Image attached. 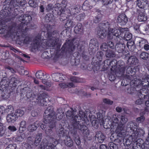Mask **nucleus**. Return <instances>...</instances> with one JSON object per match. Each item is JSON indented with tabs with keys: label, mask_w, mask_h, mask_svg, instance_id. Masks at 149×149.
<instances>
[{
	"label": "nucleus",
	"mask_w": 149,
	"mask_h": 149,
	"mask_svg": "<svg viewBox=\"0 0 149 149\" xmlns=\"http://www.w3.org/2000/svg\"><path fill=\"white\" fill-rule=\"evenodd\" d=\"M5 2L6 4L9 5L8 7H10L11 10H13L15 8L16 10L18 9L17 4L15 3L14 0H6Z\"/></svg>",
	"instance_id": "nucleus-25"
},
{
	"label": "nucleus",
	"mask_w": 149,
	"mask_h": 149,
	"mask_svg": "<svg viewBox=\"0 0 149 149\" xmlns=\"http://www.w3.org/2000/svg\"><path fill=\"white\" fill-rule=\"evenodd\" d=\"M149 89L146 88H143L140 90L138 93L139 97L145 99L147 98L148 96L149 99V94H148Z\"/></svg>",
	"instance_id": "nucleus-20"
},
{
	"label": "nucleus",
	"mask_w": 149,
	"mask_h": 149,
	"mask_svg": "<svg viewBox=\"0 0 149 149\" xmlns=\"http://www.w3.org/2000/svg\"><path fill=\"white\" fill-rule=\"evenodd\" d=\"M100 48L103 51H107L108 50V44L105 42L102 43L100 47Z\"/></svg>",
	"instance_id": "nucleus-52"
},
{
	"label": "nucleus",
	"mask_w": 149,
	"mask_h": 149,
	"mask_svg": "<svg viewBox=\"0 0 149 149\" xmlns=\"http://www.w3.org/2000/svg\"><path fill=\"white\" fill-rule=\"evenodd\" d=\"M46 74L45 72H42L41 70H39L36 72V76L37 78L42 79V77H44Z\"/></svg>",
	"instance_id": "nucleus-40"
},
{
	"label": "nucleus",
	"mask_w": 149,
	"mask_h": 149,
	"mask_svg": "<svg viewBox=\"0 0 149 149\" xmlns=\"http://www.w3.org/2000/svg\"><path fill=\"white\" fill-rule=\"evenodd\" d=\"M97 35L100 38L103 39L107 35V31L99 27L97 31Z\"/></svg>",
	"instance_id": "nucleus-26"
},
{
	"label": "nucleus",
	"mask_w": 149,
	"mask_h": 149,
	"mask_svg": "<svg viewBox=\"0 0 149 149\" xmlns=\"http://www.w3.org/2000/svg\"><path fill=\"white\" fill-rule=\"evenodd\" d=\"M85 17V14L84 13H82L77 15L76 18L78 21H81L83 20Z\"/></svg>",
	"instance_id": "nucleus-55"
},
{
	"label": "nucleus",
	"mask_w": 149,
	"mask_h": 149,
	"mask_svg": "<svg viewBox=\"0 0 149 149\" xmlns=\"http://www.w3.org/2000/svg\"><path fill=\"white\" fill-rule=\"evenodd\" d=\"M117 63L118 62L116 59H113L111 62L110 61L109 64L110 65L111 67V69L112 70H115L116 71L117 70Z\"/></svg>",
	"instance_id": "nucleus-35"
},
{
	"label": "nucleus",
	"mask_w": 149,
	"mask_h": 149,
	"mask_svg": "<svg viewBox=\"0 0 149 149\" xmlns=\"http://www.w3.org/2000/svg\"><path fill=\"white\" fill-rule=\"evenodd\" d=\"M57 113V112L56 114L55 113L54 111V108L53 107H47V109L45 110L44 114V117H45V118L47 120L48 116H54V115H56Z\"/></svg>",
	"instance_id": "nucleus-16"
},
{
	"label": "nucleus",
	"mask_w": 149,
	"mask_h": 149,
	"mask_svg": "<svg viewBox=\"0 0 149 149\" xmlns=\"http://www.w3.org/2000/svg\"><path fill=\"white\" fill-rule=\"evenodd\" d=\"M125 29L122 28L120 29L112 28L111 31L114 35V39H117V40L120 41V40L122 38V36H121V34L123 33V32Z\"/></svg>",
	"instance_id": "nucleus-10"
},
{
	"label": "nucleus",
	"mask_w": 149,
	"mask_h": 149,
	"mask_svg": "<svg viewBox=\"0 0 149 149\" xmlns=\"http://www.w3.org/2000/svg\"><path fill=\"white\" fill-rule=\"evenodd\" d=\"M76 47L78 49L80 48V50L82 49V47L79 45V40L74 39L72 41L68 40L63 45L62 49L66 52H70L73 51Z\"/></svg>",
	"instance_id": "nucleus-3"
},
{
	"label": "nucleus",
	"mask_w": 149,
	"mask_h": 149,
	"mask_svg": "<svg viewBox=\"0 0 149 149\" xmlns=\"http://www.w3.org/2000/svg\"><path fill=\"white\" fill-rule=\"evenodd\" d=\"M145 134V132L143 129L139 128L136 129L134 133H132L133 136L136 139L140 140L139 138L143 136Z\"/></svg>",
	"instance_id": "nucleus-15"
},
{
	"label": "nucleus",
	"mask_w": 149,
	"mask_h": 149,
	"mask_svg": "<svg viewBox=\"0 0 149 149\" xmlns=\"http://www.w3.org/2000/svg\"><path fill=\"white\" fill-rule=\"evenodd\" d=\"M42 135L41 133H39L37 134L34 141L35 145L37 146L38 143L40 142L42 139Z\"/></svg>",
	"instance_id": "nucleus-37"
},
{
	"label": "nucleus",
	"mask_w": 149,
	"mask_h": 149,
	"mask_svg": "<svg viewBox=\"0 0 149 149\" xmlns=\"http://www.w3.org/2000/svg\"><path fill=\"white\" fill-rule=\"evenodd\" d=\"M81 6L77 5L72 7L70 10L71 15H74L78 13L80 10Z\"/></svg>",
	"instance_id": "nucleus-29"
},
{
	"label": "nucleus",
	"mask_w": 149,
	"mask_h": 149,
	"mask_svg": "<svg viewBox=\"0 0 149 149\" xmlns=\"http://www.w3.org/2000/svg\"><path fill=\"white\" fill-rule=\"evenodd\" d=\"M5 110V115L13 113L14 111L13 107L11 105L8 106Z\"/></svg>",
	"instance_id": "nucleus-47"
},
{
	"label": "nucleus",
	"mask_w": 149,
	"mask_h": 149,
	"mask_svg": "<svg viewBox=\"0 0 149 149\" xmlns=\"http://www.w3.org/2000/svg\"><path fill=\"white\" fill-rule=\"evenodd\" d=\"M16 24L15 23L12 24L8 28L6 26L5 28H2L0 29V34H6L10 36H15L16 35Z\"/></svg>",
	"instance_id": "nucleus-6"
},
{
	"label": "nucleus",
	"mask_w": 149,
	"mask_h": 149,
	"mask_svg": "<svg viewBox=\"0 0 149 149\" xmlns=\"http://www.w3.org/2000/svg\"><path fill=\"white\" fill-rule=\"evenodd\" d=\"M104 114L99 111L97 113V119L99 120L100 125H103L104 124L103 117Z\"/></svg>",
	"instance_id": "nucleus-34"
},
{
	"label": "nucleus",
	"mask_w": 149,
	"mask_h": 149,
	"mask_svg": "<svg viewBox=\"0 0 149 149\" xmlns=\"http://www.w3.org/2000/svg\"><path fill=\"white\" fill-rule=\"evenodd\" d=\"M18 20L20 21H22L18 26V29L22 31L26 29V26L28 25L30 21L32 20V18L31 15H22L21 16L19 15L18 17Z\"/></svg>",
	"instance_id": "nucleus-5"
},
{
	"label": "nucleus",
	"mask_w": 149,
	"mask_h": 149,
	"mask_svg": "<svg viewBox=\"0 0 149 149\" xmlns=\"http://www.w3.org/2000/svg\"><path fill=\"white\" fill-rule=\"evenodd\" d=\"M59 111V109H57L56 115H54V116H48L47 120L45 118V117H44V123L46 124L49 123V126L50 128H53L55 126L56 120H60L62 119L63 115L61 114L62 112L61 113Z\"/></svg>",
	"instance_id": "nucleus-4"
},
{
	"label": "nucleus",
	"mask_w": 149,
	"mask_h": 149,
	"mask_svg": "<svg viewBox=\"0 0 149 149\" xmlns=\"http://www.w3.org/2000/svg\"><path fill=\"white\" fill-rule=\"evenodd\" d=\"M114 39V35L113 34V33L111 31H108L107 33V41H110V40H112L113 39Z\"/></svg>",
	"instance_id": "nucleus-57"
},
{
	"label": "nucleus",
	"mask_w": 149,
	"mask_h": 149,
	"mask_svg": "<svg viewBox=\"0 0 149 149\" xmlns=\"http://www.w3.org/2000/svg\"><path fill=\"white\" fill-rule=\"evenodd\" d=\"M74 111L73 109H71V110H68L66 113V116L70 118V120L74 118L75 116L74 115Z\"/></svg>",
	"instance_id": "nucleus-38"
},
{
	"label": "nucleus",
	"mask_w": 149,
	"mask_h": 149,
	"mask_svg": "<svg viewBox=\"0 0 149 149\" xmlns=\"http://www.w3.org/2000/svg\"><path fill=\"white\" fill-rule=\"evenodd\" d=\"M24 110L22 109H18L16 110L15 113V114L17 116V118L18 117L22 116L24 114Z\"/></svg>",
	"instance_id": "nucleus-49"
},
{
	"label": "nucleus",
	"mask_w": 149,
	"mask_h": 149,
	"mask_svg": "<svg viewBox=\"0 0 149 149\" xmlns=\"http://www.w3.org/2000/svg\"><path fill=\"white\" fill-rule=\"evenodd\" d=\"M48 95L45 93L41 94L37 98V102L38 103H40V105L43 106H46L47 103L46 101Z\"/></svg>",
	"instance_id": "nucleus-11"
},
{
	"label": "nucleus",
	"mask_w": 149,
	"mask_h": 149,
	"mask_svg": "<svg viewBox=\"0 0 149 149\" xmlns=\"http://www.w3.org/2000/svg\"><path fill=\"white\" fill-rule=\"evenodd\" d=\"M114 23L109 21L105 20L99 24V27L107 31H111V30L113 27Z\"/></svg>",
	"instance_id": "nucleus-7"
},
{
	"label": "nucleus",
	"mask_w": 149,
	"mask_h": 149,
	"mask_svg": "<svg viewBox=\"0 0 149 149\" xmlns=\"http://www.w3.org/2000/svg\"><path fill=\"white\" fill-rule=\"evenodd\" d=\"M20 40L22 43L28 44L29 42L30 39L29 37H26L25 38L22 37L20 38Z\"/></svg>",
	"instance_id": "nucleus-56"
},
{
	"label": "nucleus",
	"mask_w": 149,
	"mask_h": 149,
	"mask_svg": "<svg viewBox=\"0 0 149 149\" xmlns=\"http://www.w3.org/2000/svg\"><path fill=\"white\" fill-rule=\"evenodd\" d=\"M136 5L140 8L144 9L148 6L147 0H137Z\"/></svg>",
	"instance_id": "nucleus-22"
},
{
	"label": "nucleus",
	"mask_w": 149,
	"mask_h": 149,
	"mask_svg": "<svg viewBox=\"0 0 149 149\" xmlns=\"http://www.w3.org/2000/svg\"><path fill=\"white\" fill-rule=\"evenodd\" d=\"M139 46L140 47H143L147 43V41L143 38H141L139 41Z\"/></svg>",
	"instance_id": "nucleus-51"
},
{
	"label": "nucleus",
	"mask_w": 149,
	"mask_h": 149,
	"mask_svg": "<svg viewBox=\"0 0 149 149\" xmlns=\"http://www.w3.org/2000/svg\"><path fill=\"white\" fill-rule=\"evenodd\" d=\"M39 1V0H29V4L30 6L35 8L38 6V2Z\"/></svg>",
	"instance_id": "nucleus-42"
},
{
	"label": "nucleus",
	"mask_w": 149,
	"mask_h": 149,
	"mask_svg": "<svg viewBox=\"0 0 149 149\" xmlns=\"http://www.w3.org/2000/svg\"><path fill=\"white\" fill-rule=\"evenodd\" d=\"M138 54L140 58L142 60H147L148 58L149 54L145 52L139 50L138 51Z\"/></svg>",
	"instance_id": "nucleus-30"
},
{
	"label": "nucleus",
	"mask_w": 149,
	"mask_h": 149,
	"mask_svg": "<svg viewBox=\"0 0 149 149\" xmlns=\"http://www.w3.org/2000/svg\"><path fill=\"white\" fill-rule=\"evenodd\" d=\"M127 67V66L125 67L126 68H127L126 74H133L134 73V72H135V71H134V70L132 69V68L128 66Z\"/></svg>",
	"instance_id": "nucleus-59"
},
{
	"label": "nucleus",
	"mask_w": 149,
	"mask_h": 149,
	"mask_svg": "<svg viewBox=\"0 0 149 149\" xmlns=\"http://www.w3.org/2000/svg\"><path fill=\"white\" fill-rule=\"evenodd\" d=\"M122 128L119 127H118L116 130V132L117 134V139H115L114 141H116V142L119 143L122 141L123 139V136L124 135L122 133V130L121 129Z\"/></svg>",
	"instance_id": "nucleus-17"
},
{
	"label": "nucleus",
	"mask_w": 149,
	"mask_h": 149,
	"mask_svg": "<svg viewBox=\"0 0 149 149\" xmlns=\"http://www.w3.org/2000/svg\"><path fill=\"white\" fill-rule=\"evenodd\" d=\"M90 44H92V45H93L94 46L97 47V49L98 48L99 44L97 40L96 39H91L90 40Z\"/></svg>",
	"instance_id": "nucleus-54"
},
{
	"label": "nucleus",
	"mask_w": 149,
	"mask_h": 149,
	"mask_svg": "<svg viewBox=\"0 0 149 149\" xmlns=\"http://www.w3.org/2000/svg\"><path fill=\"white\" fill-rule=\"evenodd\" d=\"M127 46L128 48L129 49H131V50H134L135 48L134 42L131 40L128 41L127 43Z\"/></svg>",
	"instance_id": "nucleus-44"
},
{
	"label": "nucleus",
	"mask_w": 149,
	"mask_h": 149,
	"mask_svg": "<svg viewBox=\"0 0 149 149\" xmlns=\"http://www.w3.org/2000/svg\"><path fill=\"white\" fill-rule=\"evenodd\" d=\"M105 55L107 58H113L116 56L115 52L112 50H109L106 53Z\"/></svg>",
	"instance_id": "nucleus-43"
},
{
	"label": "nucleus",
	"mask_w": 149,
	"mask_h": 149,
	"mask_svg": "<svg viewBox=\"0 0 149 149\" xmlns=\"http://www.w3.org/2000/svg\"><path fill=\"white\" fill-rule=\"evenodd\" d=\"M40 122L36 121L32 124L29 125L28 127V130L30 132H33L36 130L39 125Z\"/></svg>",
	"instance_id": "nucleus-27"
},
{
	"label": "nucleus",
	"mask_w": 149,
	"mask_h": 149,
	"mask_svg": "<svg viewBox=\"0 0 149 149\" xmlns=\"http://www.w3.org/2000/svg\"><path fill=\"white\" fill-rule=\"evenodd\" d=\"M125 77L129 80V81L130 82L131 84H137L138 80H137L136 78L135 72H134V73L132 74H126Z\"/></svg>",
	"instance_id": "nucleus-21"
},
{
	"label": "nucleus",
	"mask_w": 149,
	"mask_h": 149,
	"mask_svg": "<svg viewBox=\"0 0 149 149\" xmlns=\"http://www.w3.org/2000/svg\"><path fill=\"white\" fill-rule=\"evenodd\" d=\"M109 146L111 149H118L117 145L113 142H110L109 143Z\"/></svg>",
	"instance_id": "nucleus-61"
},
{
	"label": "nucleus",
	"mask_w": 149,
	"mask_h": 149,
	"mask_svg": "<svg viewBox=\"0 0 149 149\" xmlns=\"http://www.w3.org/2000/svg\"><path fill=\"white\" fill-rule=\"evenodd\" d=\"M96 49H97V47L94 46L92 44H89V50L91 51L93 54L95 53Z\"/></svg>",
	"instance_id": "nucleus-60"
},
{
	"label": "nucleus",
	"mask_w": 149,
	"mask_h": 149,
	"mask_svg": "<svg viewBox=\"0 0 149 149\" xmlns=\"http://www.w3.org/2000/svg\"><path fill=\"white\" fill-rule=\"evenodd\" d=\"M64 141L65 144L68 147H72L73 144V142L70 137H67Z\"/></svg>",
	"instance_id": "nucleus-36"
},
{
	"label": "nucleus",
	"mask_w": 149,
	"mask_h": 149,
	"mask_svg": "<svg viewBox=\"0 0 149 149\" xmlns=\"http://www.w3.org/2000/svg\"><path fill=\"white\" fill-rule=\"evenodd\" d=\"M54 140V139L53 138L50 139L49 142L47 140H46V142L47 143V145L46 146V149H54V145L53 143L50 142L51 141V140Z\"/></svg>",
	"instance_id": "nucleus-39"
},
{
	"label": "nucleus",
	"mask_w": 149,
	"mask_h": 149,
	"mask_svg": "<svg viewBox=\"0 0 149 149\" xmlns=\"http://www.w3.org/2000/svg\"><path fill=\"white\" fill-rule=\"evenodd\" d=\"M75 25V23L72 20L69 19L67 20L65 24V27L70 28L73 27Z\"/></svg>",
	"instance_id": "nucleus-45"
},
{
	"label": "nucleus",
	"mask_w": 149,
	"mask_h": 149,
	"mask_svg": "<svg viewBox=\"0 0 149 149\" xmlns=\"http://www.w3.org/2000/svg\"><path fill=\"white\" fill-rule=\"evenodd\" d=\"M52 76L53 80L56 81L61 82L62 80L64 79L63 75L61 73H54L52 74Z\"/></svg>",
	"instance_id": "nucleus-23"
},
{
	"label": "nucleus",
	"mask_w": 149,
	"mask_h": 149,
	"mask_svg": "<svg viewBox=\"0 0 149 149\" xmlns=\"http://www.w3.org/2000/svg\"><path fill=\"white\" fill-rule=\"evenodd\" d=\"M123 140L124 145L127 146H129L132 142H134L136 141L135 138H134V137L133 136L132 134L131 135L125 136Z\"/></svg>",
	"instance_id": "nucleus-12"
},
{
	"label": "nucleus",
	"mask_w": 149,
	"mask_h": 149,
	"mask_svg": "<svg viewBox=\"0 0 149 149\" xmlns=\"http://www.w3.org/2000/svg\"><path fill=\"white\" fill-rule=\"evenodd\" d=\"M47 145V143L46 142V140H43L40 144L38 146V149H45V148L46 146Z\"/></svg>",
	"instance_id": "nucleus-58"
},
{
	"label": "nucleus",
	"mask_w": 149,
	"mask_h": 149,
	"mask_svg": "<svg viewBox=\"0 0 149 149\" xmlns=\"http://www.w3.org/2000/svg\"><path fill=\"white\" fill-rule=\"evenodd\" d=\"M117 70L119 72L121 75H122L125 71V63L122 61H119L117 63Z\"/></svg>",
	"instance_id": "nucleus-19"
},
{
	"label": "nucleus",
	"mask_w": 149,
	"mask_h": 149,
	"mask_svg": "<svg viewBox=\"0 0 149 149\" xmlns=\"http://www.w3.org/2000/svg\"><path fill=\"white\" fill-rule=\"evenodd\" d=\"M83 31V28L81 23L78 24L74 28V31L76 33L81 34Z\"/></svg>",
	"instance_id": "nucleus-31"
},
{
	"label": "nucleus",
	"mask_w": 149,
	"mask_h": 149,
	"mask_svg": "<svg viewBox=\"0 0 149 149\" xmlns=\"http://www.w3.org/2000/svg\"><path fill=\"white\" fill-rule=\"evenodd\" d=\"M79 115H76L74 118L70 120L71 127L70 130L76 131L77 130H80L84 136H88L90 132L88 127L85 125H81L80 123L82 118L85 117V115L84 113L80 112Z\"/></svg>",
	"instance_id": "nucleus-2"
},
{
	"label": "nucleus",
	"mask_w": 149,
	"mask_h": 149,
	"mask_svg": "<svg viewBox=\"0 0 149 149\" xmlns=\"http://www.w3.org/2000/svg\"><path fill=\"white\" fill-rule=\"evenodd\" d=\"M56 132L57 135L59 137H63L66 135V130L62 127L57 130Z\"/></svg>",
	"instance_id": "nucleus-33"
},
{
	"label": "nucleus",
	"mask_w": 149,
	"mask_h": 149,
	"mask_svg": "<svg viewBox=\"0 0 149 149\" xmlns=\"http://www.w3.org/2000/svg\"><path fill=\"white\" fill-rule=\"evenodd\" d=\"M106 109V107L103 104H101L98 107L99 111L102 113H103L105 114Z\"/></svg>",
	"instance_id": "nucleus-53"
},
{
	"label": "nucleus",
	"mask_w": 149,
	"mask_h": 149,
	"mask_svg": "<svg viewBox=\"0 0 149 149\" xmlns=\"http://www.w3.org/2000/svg\"><path fill=\"white\" fill-rule=\"evenodd\" d=\"M15 3L17 4L18 8H19V5L23 6L24 5L26 2V0H14Z\"/></svg>",
	"instance_id": "nucleus-50"
},
{
	"label": "nucleus",
	"mask_w": 149,
	"mask_h": 149,
	"mask_svg": "<svg viewBox=\"0 0 149 149\" xmlns=\"http://www.w3.org/2000/svg\"><path fill=\"white\" fill-rule=\"evenodd\" d=\"M95 139L99 143H102L105 138V136L100 131H97L95 136Z\"/></svg>",
	"instance_id": "nucleus-24"
},
{
	"label": "nucleus",
	"mask_w": 149,
	"mask_h": 149,
	"mask_svg": "<svg viewBox=\"0 0 149 149\" xmlns=\"http://www.w3.org/2000/svg\"><path fill=\"white\" fill-rule=\"evenodd\" d=\"M56 32V31L51 32L48 31L47 33V39H43L42 41L41 40V35L38 34L35 37L32 45L33 49L42 51L46 49L47 46L54 49L59 41V38L56 37L58 34Z\"/></svg>",
	"instance_id": "nucleus-1"
},
{
	"label": "nucleus",
	"mask_w": 149,
	"mask_h": 149,
	"mask_svg": "<svg viewBox=\"0 0 149 149\" xmlns=\"http://www.w3.org/2000/svg\"><path fill=\"white\" fill-rule=\"evenodd\" d=\"M134 13L138 15V20L139 22H144L147 19L146 14L142 10L137 8Z\"/></svg>",
	"instance_id": "nucleus-8"
},
{
	"label": "nucleus",
	"mask_w": 149,
	"mask_h": 149,
	"mask_svg": "<svg viewBox=\"0 0 149 149\" xmlns=\"http://www.w3.org/2000/svg\"><path fill=\"white\" fill-rule=\"evenodd\" d=\"M16 116L15 113L8 114L6 117L7 122L14 123L17 118Z\"/></svg>",
	"instance_id": "nucleus-28"
},
{
	"label": "nucleus",
	"mask_w": 149,
	"mask_h": 149,
	"mask_svg": "<svg viewBox=\"0 0 149 149\" xmlns=\"http://www.w3.org/2000/svg\"><path fill=\"white\" fill-rule=\"evenodd\" d=\"M125 35H124L123 39L126 41H129L132 38V34L128 31H125Z\"/></svg>",
	"instance_id": "nucleus-41"
},
{
	"label": "nucleus",
	"mask_w": 149,
	"mask_h": 149,
	"mask_svg": "<svg viewBox=\"0 0 149 149\" xmlns=\"http://www.w3.org/2000/svg\"><path fill=\"white\" fill-rule=\"evenodd\" d=\"M128 62L131 64L136 65L138 63V59L134 56H131L128 60Z\"/></svg>",
	"instance_id": "nucleus-32"
},
{
	"label": "nucleus",
	"mask_w": 149,
	"mask_h": 149,
	"mask_svg": "<svg viewBox=\"0 0 149 149\" xmlns=\"http://www.w3.org/2000/svg\"><path fill=\"white\" fill-rule=\"evenodd\" d=\"M120 122L122 125L125 124L127 121V118L124 116H120Z\"/></svg>",
	"instance_id": "nucleus-63"
},
{
	"label": "nucleus",
	"mask_w": 149,
	"mask_h": 149,
	"mask_svg": "<svg viewBox=\"0 0 149 149\" xmlns=\"http://www.w3.org/2000/svg\"><path fill=\"white\" fill-rule=\"evenodd\" d=\"M125 45L121 43H117L115 46V49L116 51L119 53L124 54L125 52Z\"/></svg>",
	"instance_id": "nucleus-18"
},
{
	"label": "nucleus",
	"mask_w": 149,
	"mask_h": 149,
	"mask_svg": "<svg viewBox=\"0 0 149 149\" xmlns=\"http://www.w3.org/2000/svg\"><path fill=\"white\" fill-rule=\"evenodd\" d=\"M117 22L121 26L125 25L128 22L126 15L124 13L120 14L117 18Z\"/></svg>",
	"instance_id": "nucleus-13"
},
{
	"label": "nucleus",
	"mask_w": 149,
	"mask_h": 149,
	"mask_svg": "<svg viewBox=\"0 0 149 149\" xmlns=\"http://www.w3.org/2000/svg\"><path fill=\"white\" fill-rule=\"evenodd\" d=\"M103 102L105 104L110 105H112L113 103L112 101L107 98L104 99L103 100Z\"/></svg>",
	"instance_id": "nucleus-64"
},
{
	"label": "nucleus",
	"mask_w": 149,
	"mask_h": 149,
	"mask_svg": "<svg viewBox=\"0 0 149 149\" xmlns=\"http://www.w3.org/2000/svg\"><path fill=\"white\" fill-rule=\"evenodd\" d=\"M45 133L48 136H53L54 135V134L53 133L52 130L50 129L46 130Z\"/></svg>",
	"instance_id": "nucleus-62"
},
{
	"label": "nucleus",
	"mask_w": 149,
	"mask_h": 149,
	"mask_svg": "<svg viewBox=\"0 0 149 149\" xmlns=\"http://www.w3.org/2000/svg\"><path fill=\"white\" fill-rule=\"evenodd\" d=\"M82 8L84 10H86L91 8L92 6L89 4L88 1H85L83 4Z\"/></svg>",
	"instance_id": "nucleus-48"
},
{
	"label": "nucleus",
	"mask_w": 149,
	"mask_h": 149,
	"mask_svg": "<svg viewBox=\"0 0 149 149\" xmlns=\"http://www.w3.org/2000/svg\"><path fill=\"white\" fill-rule=\"evenodd\" d=\"M60 86L62 88H71L73 87L74 86V85L72 83H60L59 84Z\"/></svg>",
	"instance_id": "nucleus-46"
},
{
	"label": "nucleus",
	"mask_w": 149,
	"mask_h": 149,
	"mask_svg": "<svg viewBox=\"0 0 149 149\" xmlns=\"http://www.w3.org/2000/svg\"><path fill=\"white\" fill-rule=\"evenodd\" d=\"M138 84H141L145 88L148 87L149 89V75L146 73L141 79H138Z\"/></svg>",
	"instance_id": "nucleus-9"
},
{
	"label": "nucleus",
	"mask_w": 149,
	"mask_h": 149,
	"mask_svg": "<svg viewBox=\"0 0 149 149\" xmlns=\"http://www.w3.org/2000/svg\"><path fill=\"white\" fill-rule=\"evenodd\" d=\"M137 127V124L136 123L132 121L129 122L126 126V131L128 132L134 133Z\"/></svg>",
	"instance_id": "nucleus-14"
}]
</instances>
